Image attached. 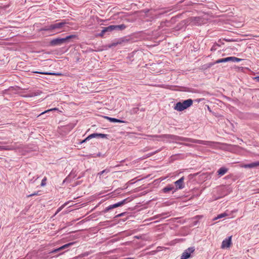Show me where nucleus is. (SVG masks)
<instances>
[{
	"label": "nucleus",
	"mask_w": 259,
	"mask_h": 259,
	"mask_svg": "<svg viewBox=\"0 0 259 259\" xmlns=\"http://www.w3.org/2000/svg\"><path fill=\"white\" fill-rule=\"evenodd\" d=\"M77 36L75 35H70L67 36L64 38H56L53 39L50 42V45L51 46H61L63 44H67L71 41L72 38H76Z\"/></svg>",
	"instance_id": "1"
},
{
	"label": "nucleus",
	"mask_w": 259,
	"mask_h": 259,
	"mask_svg": "<svg viewBox=\"0 0 259 259\" xmlns=\"http://www.w3.org/2000/svg\"><path fill=\"white\" fill-rule=\"evenodd\" d=\"M183 142H187L193 143H196L199 144H202L205 145H207L210 147H212L216 143L211 141H203L200 140H196L189 138H185L183 137H180V141Z\"/></svg>",
	"instance_id": "2"
},
{
	"label": "nucleus",
	"mask_w": 259,
	"mask_h": 259,
	"mask_svg": "<svg viewBox=\"0 0 259 259\" xmlns=\"http://www.w3.org/2000/svg\"><path fill=\"white\" fill-rule=\"evenodd\" d=\"M193 100L191 99L186 100L182 102H179L176 103L174 109L178 111H182L190 107L193 104Z\"/></svg>",
	"instance_id": "3"
},
{
	"label": "nucleus",
	"mask_w": 259,
	"mask_h": 259,
	"mask_svg": "<svg viewBox=\"0 0 259 259\" xmlns=\"http://www.w3.org/2000/svg\"><path fill=\"white\" fill-rule=\"evenodd\" d=\"M147 137H150L151 138L152 140H157L160 141V139L163 138H165L166 139H169L173 141H180V136L174 135H147Z\"/></svg>",
	"instance_id": "4"
},
{
	"label": "nucleus",
	"mask_w": 259,
	"mask_h": 259,
	"mask_svg": "<svg viewBox=\"0 0 259 259\" xmlns=\"http://www.w3.org/2000/svg\"><path fill=\"white\" fill-rule=\"evenodd\" d=\"M65 24L66 23L64 22L52 24L50 25L45 26V27L42 28L41 30L43 31H49L51 32H55L56 33H58V31H56V30L61 29L65 25Z\"/></svg>",
	"instance_id": "5"
},
{
	"label": "nucleus",
	"mask_w": 259,
	"mask_h": 259,
	"mask_svg": "<svg viewBox=\"0 0 259 259\" xmlns=\"http://www.w3.org/2000/svg\"><path fill=\"white\" fill-rule=\"evenodd\" d=\"M127 198L124 199L120 202H118L115 203L114 204H112V205H110L108 206V207H106L105 208V209L103 210V212L104 213H106L113 208H116V207H118L119 206H121L127 202Z\"/></svg>",
	"instance_id": "6"
},
{
	"label": "nucleus",
	"mask_w": 259,
	"mask_h": 259,
	"mask_svg": "<svg viewBox=\"0 0 259 259\" xmlns=\"http://www.w3.org/2000/svg\"><path fill=\"white\" fill-rule=\"evenodd\" d=\"M195 251L194 247H189L186 249L182 253L180 259H187L190 257L191 253Z\"/></svg>",
	"instance_id": "7"
},
{
	"label": "nucleus",
	"mask_w": 259,
	"mask_h": 259,
	"mask_svg": "<svg viewBox=\"0 0 259 259\" xmlns=\"http://www.w3.org/2000/svg\"><path fill=\"white\" fill-rule=\"evenodd\" d=\"M177 191V189H175V187L172 185L170 184L167 185L161 190V192L164 193H169L171 192V194H174Z\"/></svg>",
	"instance_id": "8"
},
{
	"label": "nucleus",
	"mask_w": 259,
	"mask_h": 259,
	"mask_svg": "<svg viewBox=\"0 0 259 259\" xmlns=\"http://www.w3.org/2000/svg\"><path fill=\"white\" fill-rule=\"evenodd\" d=\"M191 23L195 25H200L203 23V19L200 17H193L190 18Z\"/></svg>",
	"instance_id": "9"
},
{
	"label": "nucleus",
	"mask_w": 259,
	"mask_h": 259,
	"mask_svg": "<svg viewBox=\"0 0 259 259\" xmlns=\"http://www.w3.org/2000/svg\"><path fill=\"white\" fill-rule=\"evenodd\" d=\"M184 179V177H182L174 183L176 186L175 189H177L178 190V189H182L185 187Z\"/></svg>",
	"instance_id": "10"
},
{
	"label": "nucleus",
	"mask_w": 259,
	"mask_h": 259,
	"mask_svg": "<svg viewBox=\"0 0 259 259\" xmlns=\"http://www.w3.org/2000/svg\"><path fill=\"white\" fill-rule=\"evenodd\" d=\"M113 30H114L113 25H110L108 27H103L101 32L98 34V36L103 37L105 33L110 32Z\"/></svg>",
	"instance_id": "11"
},
{
	"label": "nucleus",
	"mask_w": 259,
	"mask_h": 259,
	"mask_svg": "<svg viewBox=\"0 0 259 259\" xmlns=\"http://www.w3.org/2000/svg\"><path fill=\"white\" fill-rule=\"evenodd\" d=\"M232 236H229L228 238H226L224 240L222 243L221 247L222 248H225L229 247L231 243Z\"/></svg>",
	"instance_id": "12"
},
{
	"label": "nucleus",
	"mask_w": 259,
	"mask_h": 259,
	"mask_svg": "<svg viewBox=\"0 0 259 259\" xmlns=\"http://www.w3.org/2000/svg\"><path fill=\"white\" fill-rule=\"evenodd\" d=\"M243 168H252L259 166V161L253 162L249 164H243L241 166Z\"/></svg>",
	"instance_id": "13"
},
{
	"label": "nucleus",
	"mask_w": 259,
	"mask_h": 259,
	"mask_svg": "<svg viewBox=\"0 0 259 259\" xmlns=\"http://www.w3.org/2000/svg\"><path fill=\"white\" fill-rule=\"evenodd\" d=\"M108 135L107 134L93 133L88 136V138L91 139L94 138H108Z\"/></svg>",
	"instance_id": "14"
},
{
	"label": "nucleus",
	"mask_w": 259,
	"mask_h": 259,
	"mask_svg": "<svg viewBox=\"0 0 259 259\" xmlns=\"http://www.w3.org/2000/svg\"><path fill=\"white\" fill-rule=\"evenodd\" d=\"M226 62L231 61L233 62H239L243 60L242 59H240L235 57H228L225 58Z\"/></svg>",
	"instance_id": "15"
},
{
	"label": "nucleus",
	"mask_w": 259,
	"mask_h": 259,
	"mask_svg": "<svg viewBox=\"0 0 259 259\" xmlns=\"http://www.w3.org/2000/svg\"><path fill=\"white\" fill-rule=\"evenodd\" d=\"M228 171V169L225 167H222L218 169L217 173L219 176H222Z\"/></svg>",
	"instance_id": "16"
},
{
	"label": "nucleus",
	"mask_w": 259,
	"mask_h": 259,
	"mask_svg": "<svg viewBox=\"0 0 259 259\" xmlns=\"http://www.w3.org/2000/svg\"><path fill=\"white\" fill-rule=\"evenodd\" d=\"M114 30H122L126 28L124 24H120L117 25H113Z\"/></svg>",
	"instance_id": "17"
},
{
	"label": "nucleus",
	"mask_w": 259,
	"mask_h": 259,
	"mask_svg": "<svg viewBox=\"0 0 259 259\" xmlns=\"http://www.w3.org/2000/svg\"><path fill=\"white\" fill-rule=\"evenodd\" d=\"M41 93V92L40 91H37V92H32V93H31L30 94H28L26 95L25 96V97H34V96H37L40 95Z\"/></svg>",
	"instance_id": "18"
},
{
	"label": "nucleus",
	"mask_w": 259,
	"mask_h": 259,
	"mask_svg": "<svg viewBox=\"0 0 259 259\" xmlns=\"http://www.w3.org/2000/svg\"><path fill=\"white\" fill-rule=\"evenodd\" d=\"M110 171V168H107L105 169H104L103 170L100 171V172L98 173L97 174V176H99L100 178H101V176L105 174H107L108 173H109V172Z\"/></svg>",
	"instance_id": "19"
},
{
	"label": "nucleus",
	"mask_w": 259,
	"mask_h": 259,
	"mask_svg": "<svg viewBox=\"0 0 259 259\" xmlns=\"http://www.w3.org/2000/svg\"><path fill=\"white\" fill-rule=\"evenodd\" d=\"M34 73H39L42 74H49V75H60L61 73H53V72H38V71H35L34 72Z\"/></svg>",
	"instance_id": "20"
},
{
	"label": "nucleus",
	"mask_w": 259,
	"mask_h": 259,
	"mask_svg": "<svg viewBox=\"0 0 259 259\" xmlns=\"http://www.w3.org/2000/svg\"><path fill=\"white\" fill-rule=\"evenodd\" d=\"M105 118L112 122H116V121H117V119L115 118L110 117L108 116H105Z\"/></svg>",
	"instance_id": "21"
},
{
	"label": "nucleus",
	"mask_w": 259,
	"mask_h": 259,
	"mask_svg": "<svg viewBox=\"0 0 259 259\" xmlns=\"http://www.w3.org/2000/svg\"><path fill=\"white\" fill-rule=\"evenodd\" d=\"M160 151V150H156L153 152H152V153H148L146 155V157L144 158H148V157H149L152 155H153L154 154H155V153H157L158 152Z\"/></svg>",
	"instance_id": "22"
},
{
	"label": "nucleus",
	"mask_w": 259,
	"mask_h": 259,
	"mask_svg": "<svg viewBox=\"0 0 259 259\" xmlns=\"http://www.w3.org/2000/svg\"><path fill=\"white\" fill-rule=\"evenodd\" d=\"M139 111V108L135 107L131 109V112L132 114H136Z\"/></svg>",
	"instance_id": "23"
},
{
	"label": "nucleus",
	"mask_w": 259,
	"mask_h": 259,
	"mask_svg": "<svg viewBox=\"0 0 259 259\" xmlns=\"http://www.w3.org/2000/svg\"><path fill=\"white\" fill-rule=\"evenodd\" d=\"M217 47H219V45L217 44H214L211 47L210 51H214L217 49Z\"/></svg>",
	"instance_id": "24"
},
{
	"label": "nucleus",
	"mask_w": 259,
	"mask_h": 259,
	"mask_svg": "<svg viewBox=\"0 0 259 259\" xmlns=\"http://www.w3.org/2000/svg\"><path fill=\"white\" fill-rule=\"evenodd\" d=\"M11 149L8 148V146H0V151L2 150H9Z\"/></svg>",
	"instance_id": "25"
},
{
	"label": "nucleus",
	"mask_w": 259,
	"mask_h": 259,
	"mask_svg": "<svg viewBox=\"0 0 259 259\" xmlns=\"http://www.w3.org/2000/svg\"><path fill=\"white\" fill-rule=\"evenodd\" d=\"M225 62H226L225 61V58H222V59H218V60H217L215 61V63H217V64L221 63H225Z\"/></svg>",
	"instance_id": "26"
},
{
	"label": "nucleus",
	"mask_w": 259,
	"mask_h": 259,
	"mask_svg": "<svg viewBox=\"0 0 259 259\" xmlns=\"http://www.w3.org/2000/svg\"><path fill=\"white\" fill-rule=\"evenodd\" d=\"M46 181H47V178L45 177L41 181V186H45L46 185Z\"/></svg>",
	"instance_id": "27"
},
{
	"label": "nucleus",
	"mask_w": 259,
	"mask_h": 259,
	"mask_svg": "<svg viewBox=\"0 0 259 259\" xmlns=\"http://www.w3.org/2000/svg\"><path fill=\"white\" fill-rule=\"evenodd\" d=\"M74 244V242H70V243H67V244H66L64 245V247L65 248H67L68 247L71 246V245H72Z\"/></svg>",
	"instance_id": "28"
},
{
	"label": "nucleus",
	"mask_w": 259,
	"mask_h": 259,
	"mask_svg": "<svg viewBox=\"0 0 259 259\" xmlns=\"http://www.w3.org/2000/svg\"><path fill=\"white\" fill-rule=\"evenodd\" d=\"M65 249V248L64 247V245L62 246L61 247H60V248H58V249H55L53 252H57L58 251H59V250H61L62 249Z\"/></svg>",
	"instance_id": "29"
},
{
	"label": "nucleus",
	"mask_w": 259,
	"mask_h": 259,
	"mask_svg": "<svg viewBox=\"0 0 259 259\" xmlns=\"http://www.w3.org/2000/svg\"><path fill=\"white\" fill-rule=\"evenodd\" d=\"M215 61L214 62H210V63H207V67L208 68L211 67L213 65H214V64H215Z\"/></svg>",
	"instance_id": "30"
},
{
	"label": "nucleus",
	"mask_w": 259,
	"mask_h": 259,
	"mask_svg": "<svg viewBox=\"0 0 259 259\" xmlns=\"http://www.w3.org/2000/svg\"><path fill=\"white\" fill-rule=\"evenodd\" d=\"M57 110V108H53V109H49V110H46V111H44V112H42V113L40 114V115H41V114H44V113H47V112H50V111H53V110Z\"/></svg>",
	"instance_id": "31"
},
{
	"label": "nucleus",
	"mask_w": 259,
	"mask_h": 259,
	"mask_svg": "<svg viewBox=\"0 0 259 259\" xmlns=\"http://www.w3.org/2000/svg\"><path fill=\"white\" fill-rule=\"evenodd\" d=\"M166 11H163V12H160L158 14H157V15H156V18H159L160 16L161 15H163L165 13H166Z\"/></svg>",
	"instance_id": "32"
},
{
	"label": "nucleus",
	"mask_w": 259,
	"mask_h": 259,
	"mask_svg": "<svg viewBox=\"0 0 259 259\" xmlns=\"http://www.w3.org/2000/svg\"><path fill=\"white\" fill-rule=\"evenodd\" d=\"M38 192H39V191H37V192H34L33 193H32V194L28 195L27 197H32L33 196L37 195H38Z\"/></svg>",
	"instance_id": "33"
},
{
	"label": "nucleus",
	"mask_w": 259,
	"mask_h": 259,
	"mask_svg": "<svg viewBox=\"0 0 259 259\" xmlns=\"http://www.w3.org/2000/svg\"><path fill=\"white\" fill-rule=\"evenodd\" d=\"M178 143L180 144V145H185V146H189V147L192 146V145H191L190 144H188V143Z\"/></svg>",
	"instance_id": "34"
},
{
	"label": "nucleus",
	"mask_w": 259,
	"mask_h": 259,
	"mask_svg": "<svg viewBox=\"0 0 259 259\" xmlns=\"http://www.w3.org/2000/svg\"><path fill=\"white\" fill-rule=\"evenodd\" d=\"M91 139H89L88 138V136L85 138L84 139V140H83L81 142H80V143L82 144V143H83L85 142H87V141H89Z\"/></svg>",
	"instance_id": "35"
},
{
	"label": "nucleus",
	"mask_w": 259,
	"mask_h": 259,
	"mask_svg": "<svg viewBox=\"0 0 259 259\" xmlns=\"http://www.w3.org/2000/svg\"><path fill=\"white\" fill-rule=\"evenodd\" d=\"M226 215V214L225 213H222V214L219 215L218 216L217 218H222Z\"/></svg>",
	"instance_id": "36"
},
{
	"label": "nucleus",
	"mask_w": 259,
	"mask_h": 259,
	"mask_svg": "<svg viewBox=\"0 0 259 259\" xmlns=\"http://www.w3.org/2000/svg\"><path fill=\"white\" fill-rule=\"evenodd\" d=\"M125 212H123V213H121L119 214H117L116 217H122L124 215V214H125Z\"/></svg>",
	"instance_id": "37"
},
{
	"label": "nucleus",
	"mask_w": 259,
	"mask_h": 259,
	"mask_svg": "<svg viewBox=\"0 0 259 259\" xmlns=\"http://www.w3.org/2000/svg\"><path fill=\"white\" fill-rule=\"evenodd\" d=\"M208 68L207 67V64H204V65L202 66V69H208Z\"/></svg>",
	"instance_id": "38"
},
{
	"label": "nucleus",
	"mask_w": 259,
	"mask_h": 259,
	"mask_svg": "<svg viewBox=\"0 0 259 259\" xmlns=\"http://www.w3.org/2000/svg\"><path fill=\"white\" fill-rule=\"evenodd\" d=\"M67 203H64L61 207H60L59 208V209L58 210V211H60L63 207H64L65 205H66Z\"/></svg>",
	"instance_id": "39"
},
{
	"label": "nucleus",
	"mask_w": 259,
	"mask_h": 259,
	"mask_svg": "<svg viewBox=\"0 0 259 259\" xmlns=\"http://www.w3.org/2000/svg\"><path fill=\"white\" fill-rule=\"evenodd\" d=\"M165 22H161V23H160V26H159V27H163L164 24H165Z\"/></svg>",
	"instance_id": "40"
},
{
	"label": "nucleus",
	"mask_w": 259,
	"mask_h": 259,
	"mask_svg": "<svg viewBox=\"0 0 259 259\" xmlns=\"http://www.w3.org/2000/svg\"><path fill=\"white\" fill-rule=\"evenodd\" d=\"M116 122H119V123H124L125 121L121 120L120 119H117V121H116Z\"/></svg>",
	"instance_id": "41"
},
{
	"label": "nucleus",
	"mask_w": 259,
	"mask_h": 259,
	"mask_svg": "<svg viewBox=\"0 0 259 259\" xmlns=\"http://www.w3.org/2000/svg\"><path fill=\"white\" fill-rule=\"evenodd\" d=\"M203 100V99H198L195 100V101L197 102H199Z\"/></svg>",
	"instance_id": "42"
},
{
	"label": "nucleus",
	"mask_w": 259,
	"mask_h": 259,
	"mask_svg": "<svg viewBox=\"0 0 259 259\" xmlns=\"http://www.w3.org/2000/svg\"><path fill=\"white\" fill-rule=\"evenodd\" d=\"M121 42H117V43H114L112 44V46H116L117 44H120Z\"/></svg>",
	"instance_id": "43"
},
{
	"label": "nucleus",
	"mask_w": 259,
	"mask_h": 259,
	"mask_svg": "<svg viewBox=\"0 0 259 259\" xmlns=\"http://www.w3.org/2000/svg\"><path fill=\"white\" fill-rule=\"evenodd\" d=\"M255 78L256 79V80H257L258 81H259V76H257V77H256Z\"/></svg>",
	"instance_id": "44"
},
{
	"label": "nucleus",
	"mask_w": 259,
	"mask_h": 259,
	"mask_svg": "<svg viewBox=\"0 0 259 259\" xmlns=\"http://www.w3.org/2000/svg\"><path fill=\"white\" fill-rule=\"evenodd\" d=\"M98 156H100V153H99V154H98Z\"/></svg>",
	"instance_id": "45"
}]
</instances>
